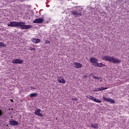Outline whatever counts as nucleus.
Returning a JSON list of instances; mask_svg holds the SVG:
<instances>
[{"label": "nucleus", "mask_w": 129, "mask_h": 129, "mask_svg": "<svg viewBox=\"0 0 129 129\" xmlns=\"http://www.w3.org/2000/svg\"><path fill=\"white\" fill-rule=\"evenodd\" d=\"M25 24L24 22H18V27H19L21 30H28V29H31L33 27L32 25H26Z\"/></svg>", "instance_id": "7ed1b4c3"}, {"label": "nucleus", "mask_w": 129, "mask_h": 129, "mask_svg": "<svg viewBox=\"0 0 129 129\" xmlns=\"http://www.w3.org/2000/svg\"><path fill=\"white\" fill-rule=\"evenodd\" d=\"M31 41L34 44H38V43L41 42V39L39 38H32Z\"/></svg>", "instance_id": "f8f14e48"}, {"label": "nucleus", "mask_w": 129, "mask_h": 129, "mask_svg": "<svg viewBox=\"0 0 129 129\" xmlns=\"http://www.w3.org/2000/svg\"><path fill=\"white\" fill-rule=\"evenodd\" d=\"M7 47V44H5L4 42H0V47Z\"/></svg>", "instance_id": "a211bd4d"}, {"label": "nucleus", "mask_w": 129, "mask_h": 129, "mask_svg": "<svg viewBox=\"0 0 129 129\" xmlns=\"http://www.w3.org/2000/svg\"><path fill=\"white\" fill-rule=\"evenodd\" d=\"M41 111H42V110L40 109H36L34 111V114L35 115H38V116H40L42 117V116H44V115L41 113Z\"/></svg>", "instance_id": "0eeeda50"}, {"label": "nucleus", "mask_w": 129, "mask_h": 129, "mask_svg": "<svg viewBox=\"0 0 129 129\" xmlns=\"http://www.w3.org/2000/svg\"><path fill=\"white\" fill-rule=\"evenodd\" d=\"M24 60L21 59H15L12 60L13 64H22Z\"/></svg>", "instance_id": "1a4fd4ad"}, {"label": "nucleus", "mask_w": 129, "mask_h": 129, "mask_svg": "<svg viewBox=\"0 0 129 129\" xmlns=\"http://www.w3.org/2000/svg\"><path fill=\"white\" fill-rule=\"evenodd\" d=\"M29 50H30V51H32V50L35 51V48L30 47V48H29Z\"/></svg>", "instance_id": "4be33fe9"}, {"label": "nucleus", "mask_w": 129, "mask_h": 129, "mask_svg": "<svg viewBox=\"0 0 129 129\" xmlns=\"http://www.w3.org/2000/svg\"><path fill=\"white\" fill-rule=\"evenodd\" d=\"M57 82L59 83H62V84H65L66 81L64 80V78L62 77H60L58 79H57Z\"/></svg>", "instance_id": "ddd939ff"}, {"label": "nucleus", "mask_w": 129, "mask_h": 129, "mask_svg": "<svg viewBox=\"0 0 129 129\" xmlns=\"http://www.w3.org/2000/svg\"><path fill=\"white\" fill-rule=\"evenodd\" d=\"M43 22H44V18H39L38 19H36L33 21V23L34 24H43Z\"/></svg>", "instance_id": "39448f33"}, {"label": "nucleus", "mask_w": 129, "mask_h": 129, "mask_svg": "<svg viewBox=\"0 0 129 129\" xmlns=\"http://www.w3.org/2000/svg\"><path fill=\"white\" fill-rule=\"evenodd\" d=\"M103 59L106 61H109V62H111V63H113V64H117V63H120V62H121V60L117 58L107 56H104Z\"/></svg>", "instance_id": "f257e3e1"}, {"label": "nucleus", "mask_w": 129, "mask_h": 129, "mask_svg": "<svg viewBox=\"0 0 129 129\" xmlns=\"http://www.w3.org/2000/svg\"><path fill=\"white\" fill-rule=\"evenodd\" d=\"M10 100H11V102H14V101L13 100V99H11Z\"/></svg>", "instance_id": "bb28decb"}, {"label": "nucleus", "mask_w": 129, "mask_h": 129, "mask_svg": "<svg viewBox=\"0 0 129 129\" xmlns=\"http://www.w3.org/2000/svg\"><path fill=\"white\" fill-rule=\"evenodd\" d=\"M96 89V91H100V88H97L95 89Z\"/></svg>", "instance_id": "b1692460"}, {"label": "nucleus", "mask_w": 129, "mask_h": 129, "mask_svg": "<svg viewBox=\"0 0 129 129\" xmlns=\"http://www.w3.org/2000/svg\"><path fill=\"white\" fill-rule=\"evenodd\" d=\"M72 100H78V99H77V98H73Z\"/></svg>", "instance_id": "393cba45"}, {"label": "nucleus", "mask_w": 129, "mask_h": 129, "mask_svg": "<svg viewBox=\"0 0 129 129\" xmlns=\"http://www.w3.org/2000/svg\"><path fill=\"white\" fill-rule=\"evenodd\" d=\"M108 88L106 87H101L100 88V91H102V90H105V89H107Z\"/></svg>", "instance_id": "6ab92c4d"}, {"label": "nucleus", "mask_w": 129, "mask_h": 129, "mask_svg": "<svg viewBox=\"0 0 129 129\" xmlns=\"http://www.w3.org/2000/svg\"><path fill=\"white\" fill-rule=\"evenodd\" d=\"M86 97H87V98H88L89 99H91V100H93V101H94V98H95V97L90 95H87L86 96Z\"/></svg>", "instance_id": "2eb2a0df"}, {"label": "nucleus", "mask_w": 129, "mask_h": 129, "mask_svg": "<svg viewBox=\"0 0 129 129\" xmlns=\"http://www.w3.org/2000/svg\"><path fill=\"white\" fill-rule=\"evenodd\" d=\"M82 10L77 9L76 11H71V14L73 15V16H75V17H81L82 16Z\"/></svg>", "instance_id": "20e7f679"}, {"label": "nucleus", "mask_w": 129, "mask_h": 129, "mask_svg": "<svg viewBox=\"0 0 129 129\" xmlns=\"http://www.w3.org/2000/svg\"><path fill=\"white\" fill-rule=\"evenodd\" d=\"M102 98L104 101H107V102H110V103H115V102H114V100L110 98H106L105 96H103Z\"/></svg>", "instance_id": "6e6552de"}, {"label": "nucleus", "mask_w": 129, "mask_h": 129, "mask_svg": "<svg viewBox=\"0 0 129 129\" xmlns=\"http://www.w3.org/2000/svg\"><path fill=\"white\" fill-rule=\"evenodd\" d=\"M3 116V110L0 109V117Z\"/></svg>", "instance_id": "5701e85b"}, {"label": "nucleus", "mask_w": 129, "mask_h": 129, "mask_svg": "<svg viewBox=\"0 0 129 129\" xmlns=\"http://www.w3.org/2000/svg\"><path fill=\"white\" fill-rule=\"evenodd\" d=\"M31 90H33V89H36V88H33V87H31Z\"/></svg>", "instance_id": "a878e982"}, {"label": "nucleus", "mask_w": 129, "mask_h": 129, "mask_svg": "<svg viewBox=\"0 0 129 129\" xmlns=\"http://www.w3.org/2000/svg\"><path fill=\"white\" fill-rule=\"evenodd\" d=\"M90 61L91 63H93V66L94 67H104L105 64L102 63H99L98 62V59L95 57H90Z\"/></svg>", "instance_id": "f03ea898"}, {"label": "nucleus", "mask_w": 129, "mask_h": 129, "mask_svg": "<svg viewBox=\"0 0 129 129\" xmlns=\"http://www.w3.org/2000/svg\"><path fill=\"white\" fill-rule=\"evenodd\" d=\"M91 127L92 128H98V124L97 123H92Z\"/></svg>", "instance_id": "4468645a"}, {"label": "nucleus", "mask_w": 129, "mask_h": 129, "mask_svg": "<svg viewBox=\"0 0 129 129\" xmlns=\"http://www.w3.org/2000/svg\"><path fill=\"white\" fill-rule=\"evenodd\" d=\"M9 124L10 125H18L19 124V122L16 120H10L9 121Z\"/></svg>", "instance_id": "9b49d317"}, {"label": "nucleus", "mask_w": 129, "mask_h": 129, "mask_svg": "<svg viewBox=\"0 0 129 129\" xmlns=\"http://www.w3.org/2000/svg\"><path fill=\"white\" fill-rule=\"evenodd\" d=\"M93 78L94 79H97L98 80H99V79H101L100 78H98V77H96V76H93Z\"/></svg>", "instance_id": "aec40b11"}, {"label": "nucleus", "mask_w": 129, "mask_h": 129, "mask_svg": "<svg viewBox=\"0 0 129 129\" xmlns=\"http://www.w3.org/2000/svg\"><path fill=\"white\" fill-rule=\"evenodd\" d=\"M45 44H50V41L45 40Z\"/></svg>", "instance_id": "412c9836"}, {"label": "nucleus", "mask_w": 129, "mask_h": 129, "mask_svg": "<svg viewBox=\"0 0 129 129\" xmlns=\"http://www.w3.org/2000/svg\"><path fill=\"white\" fill-rule=\"evenodd\" d=\"M95 102H97V103H101V101L98 99H96V98L95 97L94 99V101Z\"/></svg>", "instance_id": "f3484780"}, {"label": "nucleus", "mask_w": 129, "mask_h": 129, "mask_svg": "<svg viewBox=\"0 0 129 129\" xmlns=\"http://www.w3.org/2000/svg\"><path fill=\"white\" fill-rule=\"evenodd\" d=\"M74 67L76 68V69L81 68L82 67V64L79 62H75L74 63Z\"/></svg>", "instance_id": "9d476101"}, {"label": "nucleus", "mask_w": 129, "mask_h": 129, "mask_svg": "<svg viewBox=\"0 0 129 129\" xmlns=\"http://www.w3.org/2000/svg\"><path fill=\"white\" fill-rule=\"evenodd\" d=\"M19 24V22L16 21H11L8 24V27H18V25Z\"/></svg>", "instance_id": "423d86ee"}, {"label": "nucleus", "mask_w": 129, "mask_h": 129, "mask_svg": "<svg viewBox=\"0 0 129 129\" xmlns=\"http://www.w3.org/2000/svg\"><path fill=\"white\" fill-rule=\"evenodd\" d=\"M30 97H36V96H38V94L37 93H31L30 95Z\"/></svg>", "instance_id": "dca6fc26"}, {"label": "nucleus", "mask_w": 129, "mask_h": 129, "mask_svg": "<svg viewBox=\"0 0 129 129\" xmlns=\"http://www.w3.org/2000/svg\"><path fill=\"white\" fill-rule=\"evenodd\" d=\"M91 75H93V74H91L90 76H91Z\"/></svg>", "instance_id": "cd10ccee"}]
</instances>
